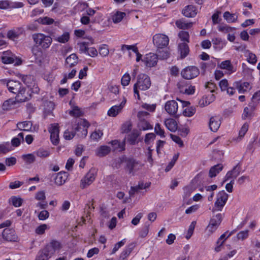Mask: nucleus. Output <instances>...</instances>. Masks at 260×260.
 <instances>
[{
    "mask_svg": "<svg viewBox=\"0 0 260 260\" xmlns=\"http://www.w3.org/2000/svg\"><path fill=\"white\" fill-rule=\"evenodd\" d=\"M151 85L150 77L145 74H140L137 77L136 83L134 85V92L136 96L140 99L139 90L145 91L149 89Z\"/></svg>",
    "mask_w": 260,
    "mask_h": 260,
    "instance_id": "f257e3e1",
    "label": "nucleus"
},
{
    "mask_svg": "<svg viewBox=\"0 0 260 260\" xmlns=\"http://www.w3.org/2000/svg\"><path fill=\"white\" fill-rule=\"evenodd\" d=\"M32 38L35 45L43 49L48 48L52 42V39L51 37L42 33L34 34L32 36Z\"/></svg>",
    "mask_w": 260,
    "mask_h": 260,
    "instance_id": "f03ea898",
    "label": "nucleus"
},
{
    "mask_svg": "<svg viewBox=\"0 0 260 260\" xmlns=\"http://www.w3.org/2000/svg\"><path fill=\"white\" fill-rule=\"evenodd\" d=\"M222 220V215L221 213L217 214L212 216L206 228V231L209 235L212 234L216 231L220 225Z\"/></svg>",
    "mask_w": 260,
    "mask_h": 260,
    "instance_id": "7ed1b4c3",
    "label": "nucleus"
},
{
    "mask_svg": "<svg viewBox=\"0 0 260 260\" xmlns=\"http://www.w3.org/2000/svg\"><path fill=\"white\" fill-rule=\"evenodd\" d=\"M228 194L224 190L219 192L217 196L216 201L214 204V208L212 209V212L221 211L228 200Z\"/></svg>",
    "mask_w": 260,
    "mask_h": 260,
    "instance_id": "20e7f679",
    "label": "nucleus"
},
{
    "mask_svg": "<svg viewBox=\"0 0 260 260\" xmlns=\"http://www.w3.org/2000/svg\"><path fill=\"white\" fill-rule=\"evenodd\" d=\"M168 37L162 34H157L153 37V43L158 49H162L169 44Z\"/></svg>",
    "mask_w": 260,
    "mask_h": 260,
    "instance_id": "39448f33",
    "label": "nucleus"
},
{
    "mask_svg": "<svg viewBox=\"0 0 260 260\" xmlns=\"http://www.w3.org/2000/svg\"><path fill=\"white\" fill-rule=\"evenodd\" d=\"M181 74L183 78L189 80L197 77L199 74V70L195 66H189L184 69Z\"/></svg>",
    "mask_w": 260,
    "mask_h": 260,
    "instance_id": "423d86ee",
    "label": "nucleus"
},
{
    "mask_svg": "<svg viewBox=\"0 0 260 260\" xmlns=\"http://www.w3.org/2000/svg\"><path fill=\"white\" fill-rule=\"evenodd\" d=\"M96 173L94 169H90L85 176L81 179L80 187L85 188L90 185L95 180Z\"/></svg>",
    "mask_w": 260,
    "mask_h": 260,
    "instance_id": "0eeeda50",
    "label": "nucleus"
},
{
    "mask_svg": "<svg viewBox=\"0 0 260 260\" xmlns=\"http://www.w3.org/2000/svg\"><path fill=\"white\" fill-rule=\"evenodd\" d=\"M52 144L56 145L59 143V126L57 123L51 124L48 129Z\"/></svg>",
    "mask_w": 260,
    "mask_h": 260,
    "instance_id": "6e6552de",
    "label": "nucleus"
},
{
    "mask_svg": "<svg viewBox=\"0 0 260 260\" xmlns=\"http://www.w3.org/2000/svg\"><path fill=\"white\" fill-rule=\"evenodd\" d=\"M2 236L4 239L10 242H15L18 239V237L13 229H5L2 233Z\"/></svg>",
    "mask_w": 260,
    "mask_h": 260,
    "instance_id": "1a4fd4ad",
    "label": "nucleus"
},
{
    "mask_svg": "<svg viewBox=\"0 0 260 260\" xmlns=\"http://www.w3.org/2000/svg\"><path fill=\"white\" fill-rule=\"evenodd\" d=\"M126 99L123 98L122 101L119 105L113 106L108 110V115L111 117H115L117 116L121 112L126 103Z\"/></svg>",
    "mask_w": 260,
    "mask_h": 260,
    "instance_id": "9d476101",
    "label": "nucleus"
},
{
    "mask_svg": "<svg viewBox=\"0 0 260 260\" xmlns=\"http://www.w3.org/2000/svg\"><path fill=\"white\" fill-rule=\"evenodd\" d=\"M165 109L169 114L175 115L178 111V103L175 100L169 101L166 103Z\"/></svg>",
    "mask_w": 260,
    "mask_h": 260,
    "instance_id": "9b49d317",
    "label": "nucleus"
},
{
    "mask_svg": "<svg viewBox=\"0 0 260 260\" xmlns=\"http://www.w3.org/2000/svg\"><path fill=\"white\" fill-rule=\"evenodd\" d=\"M23 87L21 82L16 80H9L7 82L8 90L13 93H16Z\"/></svg>",
    "mask_w": 260,
    "mask_h": 260,
    "instance_id": "f8f14e48",
    "label": "nucleus"
},
{
    "mask_svg": "<svg viewBox=\"0 0 260 260\" xmlns=\"http://www.w3.org/2000/svg\"><path fill=\"white\" fill-rule=\"evenodd\" d=\"M2 61L5 64L15 63L16 64H19L21 63L20 59H17L14 55L8 52L4 53V55L2 57Z\"/></svg>",
    "mask_w": 260,
    "mask_h": 260,
    "instance_id": "ddd939ff",
    "label": "nucleus"
},
{
    "mask_svg": "<svg viewBox=\"0 0 260 260\" xmlns=\"http://www.w3.org/2000/svg\"><path fill=\"white\" fill-rule=\"evenodd\" d=\"M240 172V166L238 165H236L233 168L232 170L228 172L224 178L222 183L227 181L230 179H233L234 180V179L236 178L239 175Z\"/></svg>",
    "mask_w": 260,
    "mask_h": 260,
    "instance_id": "4468645a",
    "label": "nucleus"
},
{
    "mask_svg": "<svg viewBox=\"0 0 260 260\" xmlns=\"http://www.w3.org/2000/svg\"><path fill=\"white\" fill-rule=\"evenodd\" d=\"M197 13V9L193 5L186 6L182 10V15L187 18L194 17Z\"/></svg>",
    "mask_w": 260,
    "mask_h": 260,
    "instance_id": "2eb2a0df",
    "label": "nucleus"
},
{
    "mask_svg": "<svg viewBox=\"0 0 260 260\" xmlns=\"http://www.w3.org/2000/svg\"><path fill=\"white\" fill-rule=\"evenodd\" d=\"M157 61L158 56L154 53L147 54L144 59L145 65L148 67L155 66L157 64Z\"/></svg>",
    "mask_w": 260,
    "mask_h": 260,
    "instance_id": "dca6fc26",
    "label": "nucleus"
},
{
    "mask_svg": "<svg viewBox=\"0 0 260 260\" xmlns=\"http://www.w3.org/2000/svg\"><path fill=\"white\" fill-rule=\"evenodd\" d=\"M234 86L236 88L239 93H244L249 91L251 86L248 82H236L234 84Z\"/></svg>",
    "mask_w": 260,
    "mask_h": 260,
    "instance_id": "f3484780",
    "label": "nucleus"
},
{
    "mask_svg": "<svg viewBox=\"0 0 260 260\" xmlns=\"http://www.w3.org/2000/svg\"><path fill=\"white\" fill-rule=\"evenodd\" d=\"M192 22H187L184 18L178 19L175 22V24L177 28L180 29H188L192 27L193 24Z\"/></svg>",
    "mask_w": 260,
    "mask_h": 260,
    "instance_id": "a211bd4d",
    "label": "nucleus"
},
{
    "mask_svg": "<svg viewBox=\"0 0 260 260\" xmlns=\"http://www.w3.org/2000/svg\"><path fill=\"white\" fill-rule=\"evenodd\" d=\"M255 105L254 103H250L247 107H246L242 114V118L246 119L250 118L253 116V112L255 109Z\"/></svg>",
    "mask_w": 260,
    "mask_h": 260,
    "instance_id": "6ab92c4d",
    "label": "nucleus"
},
{
    "mask_svg": "<svg viewBox=\"0 0 260 260\" xmlns=\"http://www.w3.org/2000/svg\"><path fill=\"white\" fill-rule=\"evenodd\" d=\"M221 122L217 117H212L209 121V127L211 131L215 132L220 127Z\"/></svg>",
    "mask_w": 260,
    "mask_h": 260,
    "instance_id": "aec40b11",
    "label": "nucleus"
},
{
    "mask_svg": "<svg viewBox=\"0 0 260 260\" xmlns=\"http://www.w3.org/2000/svg\"><path fill=\"white\" fill-rule=\"evenodd\" d=\"M67 175L65 172H59L54 178L55 183L58 186L63 184L67 179Z\"/></svg>",
    "mask_w": 260,
    "mask_h": 260,
    "instance_id": "412c9836",
    "label": "nucleus"
},
{
    "mask_svg": "<svg viewBox=\"0 0 260 260\" xmlns=\"http://www.w3.org/2000/svg\"><path fill=\"white\" fill-rule=\"evenodd\" d=\"M52 256V255L45 247L43 249L39 251L36 260H48Z\"/></svg>",
    "mask_w": 260,
    "mask_h": 260,
    "instance_id": "4be33fe9",
    "label": "nucleus"
},
{
    "mask_svg": "<svg viewBox=\"0 0 260 260\" xmlns=\"http://www.w3.org/2000/svg\"><path fill=\"white\" fill-rule=\"evenodd\" d=\"M54 107L55 105L54 103L51 101H45L44 102V113L45 116H47L52 114V111L54 109Z\"/></svg>",
    "mask_w": 260,
    "mask_h": 260,
    "instance_id": "5701e85b",
    "label": "nucleus"
},
{
    "mask_svg": "<svg viewBox=\"0 0 260 260\" xmlns=\"http://www.w3.org/2000/svg\"><path fill=\"white\" fill-rule=\"evenodd\" d=\"M45 247L50 252V253L53 255L56 250H59L61 248V245L59 242L53 241L50 244L46 245Z\"/></svg>",
    "mask_w": 260,
    "mask_h": 260,
    "instance_id": "b1692460",
    "label": "nucleus"
},
{
    "mask_svg": "<svg viewBox=\"0 0 260 260\" xmlns=\"http://www.w3.org/2000/svg\"><path fill=\"white\" fill-rule=\"evenodd\" d=\"M111 148L105 145L101 146L95 151V154L99 157H104L109 153Z\"/></svg>",
    "mask_w": 260,
    "mask_h": 260,
    "instance_id": "393cba45",
    "label": "nucleus"
},
{
    "mask_svg": "<svg viewBox=\"0 0 260 260\" xmlns=\"http://www.w3.org/2000/svg\"><path fill=\"white\" fill-rule=\"evenodd\" d=\"M179 51L180 52L181 58H185L189 53V49L187 43L183 42L178 45Z\"/></svg>",
    "mask_w": 260,
    "mask_h": 260,
    "instance_id": "a878e982",
    "label": "nucleus"
},
{
    "mask_svg": "<svg viewBox=\"0 0 260 260\" xmlns=\"http://www.w3.org/2000/svg\"><path fill=\"white\" fill-rule=\"evenodd\" d=\"M165 124L167 128L171 132H175L177 129V122L173 118L166 119Z\"/></svg>",
    "mask_w": 260,
    "mask_h": 260,
    "instance_id": "bb28decb",
    "label": "nucleus"
},
{
    "mask_svg": "<svg viewBox=\"0 0 260 260\" xmlns=\"http://www.w3.org/2000/svg\"><path fill=\"white\" fill-rule=\"evenodd\" d=\"M214 99L215 96L213 94H210L208 96H203V98L200 100L199 104L200 107H203L209 105L214 101Z\"/></svg>",
    "mask_w": 260,
    "mask_h": 260,
    "instance_id": "cd10ccee",
    "label": "nucleus"
},
{
    "mask_svg": "<svg viewBox=\"0 0 260 260\" xmlns=\"http://www.w3.org/2000/svg\"><path fill=\"white\" fill-rule=\"evenodd\" d=\"M223 169L221 164L215 165L211 168L209 172V176L211 178L215 177Z\"/></svg>",
    "mask_w": 260,
    "mask_h": 260,
    "instance_id": "c85d7f7f",
    "label": "nucleus"
},
{
    "mask_svg": "<svg viewBox=\"0 0 260 260\" xmlns=\"http://www.w3.org/2000/svg\"><path fill=\"white\" fill-rule=\"evenodd\" d=\"M32 123L30 121H25L18 122L17 124V127L21 131H29L31 129Z\"/></svg>",
    "mask_w": 260,
    "mask_h": 260,
    "instance_id": "c756f323",
    "label": "nucleus"
},
{
    "mask_svg": "<svg viewBox=\"0 0 260 260\" xmlns=\"http://www.w3.org/2000/svg\"><path fill=\"white\" fill-rule=\"evenodd\" d=\"M78 56L75 53L71 54L66 59V63L69 65V67L71 68L78 63Z\"/></svg>",
    "mask_w": 260,
    "mask_h": 260,
    "instance_id": "7c9ffc66",
    "label": "nucleus"
},
{
    "mask_svg": "<svg viewBox=\"0 0 260 260\" xmlns=\"http://www.w3.org/2000/svg\"><path fill=\"white\" fill-rule=\"evenodd\" d=\"M134 247L135 245L134 244H131L128 245L121 253L119 258L122 260L125 259L132 252Z\"/></svg>",
    "mask_w": 260,
    "mask_h": 260,
    "instance_id": "2f4dec72",
    "label": "nucleus"
},
{
    "mask_svg": "<svg viewBox=\"0 0 260 260\" xmlns=\"http://www.w3.org/2000/svg\"><path fill=\"white\" fill-rule=\"evenodd\" d=\"M16 94H17L16 100L18 102H24L28 99L27 96L25 94V88L24 87Z\"/></svg>",
    "mask_w": 260,
    "mask_h": 260,
    "instance_id": "473e14b6",
    "label": "nucleus"
},
{
    "mask_svg": "<svg viewBox=\"0 0 260 260\" xmlns=\"http://www.w3.org/2000/svg\"><path fill=\"white\" fill-rule=\"evenodd\" d=\"M70 39V34L68 32H64L61 36L58 37H54V40L60 43H67Z\"/></svg>",
    "mask_w": 260,
    "mask_h": 260,
    "instance_id": "72a5a7b5",
    "label": "nucleus"
},
{
    "mask_svg": "<svg viewBox=\"0 0 260 260\" xmlns=\"http://www.w3.org/2000/svg\"><path fill=\"white\" fill-rule=\"evenodd\" d=\"M223 17L229 23L236 21L238 18V16L235 14H231L228 11L224 13Z\"/></svg>",
    "mask_w": 260,
    "mask_h": 260,
    "instance_id": "f704fd0d",
    "label": "nucleus"
},
{
    "mask_svg": "<svg viewBox=\"0 0 260 260\" xmlns=\"http://www.w3.org/2000/svg\"><path fill=\"white\" fill-rule=\"evenodd\" d=\"M126 167L129 170V173H131L133 172L135 168L138 165V162L133 158H128L126 160Z\"/></svg>",
    "mask_w": 260,
    "mask_h": 260,
    "instance_id": "c9c22d12",
    "label": "nucleus"
},
{
    "mask_svg": "<svg viewBox=\"0 0 260 260\" xmlns=\"http://www.w3.org/2000/svg\"><path fill=\"white\" fill-rule=\"evenodd\" d=\"M99 52L100 54L103 57H106L109 54V47L106 44H102L99 47Z\"/></svg>",
    "mask_w": 260,
    "mask_h": 260,
    "instance_id": "e433bc0d",
    "label": "nucleus"
},
{
    "mask_svg": "<svg viewBox=\"0 0 260 260\" xmlns=\"http://www.w3.org/2000/svg\"><path fill=\"white\" fill-rule=\"evenodd\" d=\"M138 126L140 130L143 131L152 128L151 125L146 120H140V122L138 123Z\"/></svg>",
    "mask_w": 260,
    "mask_h": 260,
    "instance_id": "4c0bfd02",
    "label": "nucleus"
},
{
    "mask_svg": "<svg viewBox=\"0 0 260 260\" xmlns=\"http://www.w3.org/2000/svg\"><path fill=\"white\" fill-rule=\"evenodd\" d=\"M9 142H6L0 144V153L5 154L12 150Z\"/></svg>",
    "mask_w": 260,
    "mask_h": 260,
    "instance_id": "58836bf2",
    "label": "nucleus"
},
{
    "mask_svg": "<svg viewBox=\"0 0 260 260\" xmlns=\"http://www.w3.org/2000/svg\"><path fill=\"white\" fill-rule=\"evenodd\" d=\"M36 155L41 158H46L48 157L50 154V152L49 149H45L44 148H40L36 152Z\"/></svg>",
    "mask_w": 260,
    "mask_h": 260,
    "instance_id": "ea45409f",
    "label": "nucleus"
},
{
    "mask_svg": "<svg viewBox=\"0 0 260 260\" xmlns=\"http://www.w3.org/2000/svg\"><path fill=\"white\" fill-rule=\"evenodd\" d=\"M37 21L43 25H50L53 23L54 20L53 19L48 17H43L38 19Z\"/></svg>",
    "mask_w": 260,
    "mask_h": 260,
    "instance_id": "a19ab883",
    "label": "nucleus"
},
{
    "mask_svg": "<svg viewBox=\"0 0 260 260\" xmlns=\"http://www.w3.org/2000/svg\"><path fill=\"white\" fill-rule=\"evenodd\" d=\"M220 68L222 69H225L228 71L233 72V67L232 65L231 61L229 60H224L222 61L220 64Z\"/></svg>",
    "mask_w": 260,
    "mask_h": 260,
    "instance_id": "79ce46f5",
    "label": "nucleus"
},
{
    "mask_svg": "<svg viewBox=\"0 0 260 260\" xmlns=\"http://www.w3.org/2000/svg\"><path fill=\"white\" fill-rule=\"evenodd\" d=\"M103 135V133L100 129L95 130L90 135V139L94 141H98Z\"/></svg>",
    "mask_w": 260,
    "mask_h": 260,
    "instance_id": "37998d69",
    "label": "nucleus"
},
{
    "mask_svg": "<svg viewBox=\"0 0 260 260\" xmlns=\"http://www.w3.org/2000/svg\"><path fill=\"white\" fill-rule=\"evenodd\" d=\"M22 158L26 164H32L36 160V157L32 153L23 154L22 155Z\"/></svg>",
    "mask_w": 260,
    "mask_h": 260,
    "instance_id": "c03bdc74",
    "label": "nucleus"
},
{
    "mask_svg": "<svg viewBox=\"0 0 260 260\" xmlns=\"http://www.w3.org/2000/svg\"><path fill=\"white\" fill-rule=\"evenodd\" d=\"M15 104V102L13 99H8L5 101L3 104L2 109L4 110H9Z\"/></svg>",
    "mask_w": 260,
    "mask_h": 260,
    "instance_id": "a18cd8bd",
    "label": "nucleus"
},
{
    "mask_svg": "<svg viewBox=\"0 0 260 260\" xmlns=\"http://www.w3.org/2000/svg\"><path fill=\"white\" fill-rule=\"evenodd\" d=\"M125 15V14L124 13L117 12L112 16V21L114 23H118L122 20Z\"/></svg>",
    "mask_w": 260,
    "mask_h": 260,
    "instance_id": "49530a36",
    "label": "nucleus"
},
{
    "mask_svg": "<svg viewBox=\"0 0 260 260\" xmlns=\"http://www.w3.org/2000/svg\"><path fill=\"white\" fill-rule=\"evenodd\" d=\"M178 37L182 41L186 43L189 42V35L187 31L183 30L179 31Z\"/></svg>",
    "mask_w": 260,
    "mask_h": 260,
    "instance_id": "de8ad7c7",
    "label": "nucleus"
},
{
    "mask_svg": "<svg viewBox=\"0 0 260 260\" xmlns=\"http://www.w3.org/2000/svg\"><path fill=\"white\" fill-rule=\"evenodd\" d=\"M187 82L185 81H181L178 82L177 84L178 88L179 90V91L181 93H185V92L187 91Z\"/></svg>",
    "mask_w": 260,
    "mask_h": 260,
    "instance_id": "09e8293b",
    "label": "nucleus"
},
{
    "mask_svg": "<svg viewBox=\"0 0 260 260\" xmlns=\"http://www.w3.org/2000/svg\"><path fill=\"white\" fill-rule=\"evenodd\" d=\"M131 81V76L128 73H125L121 78V84L125 86L129 84Z\"/></svg>",
    "mask_w": 260,
    "mask_h": 260,
    "instance_id": "8fccbe9b",
    "label": "nucleus"
},
{
    "mask_svg": "<svg viewBox=\"0 0 260 260\" xmlns=\"http://www.w3.org/2000/svg\"><path fill=\"white\" fill-rule=\"evenodd\" d=\"M218 29L219 31L223 33H228L232 31L234 28L230 27L226 25H220L218 26Z\"/></svg>",
    "mask_w": 260,
    "mask_h": 260,
    "instance_id": "3c124183",
    "label": "nucleus"
},
{
    "mask_svg": "<svg viewBox=\"0 0 260 260\" xmlns=\"http://www.w3.org/2000/svg\"><path fill=\"white\" fill-rule=\"evenodd\" d=\"M196 110L192 107L187 108L184 110L183 114L186 117H191L194 115Z\"/></svg>",
    "mask_w": 260,
    "mask_h": 260,
    "instance_id": "603ef678",
    "label": "nucleus"
},
{
    "mask_svg": "<svg viewBox=\"0 0 260 260\" xmlns=\"http://www.w3.org/2000/svg\"><path fill=\"white\" fill-rule=\"evenodd\" d=\"M11 201L12 205L16 207H20L22 203V199L20 198H17L16 197H12L11 198Z\"/></svg>",
    "mask_w": 260,
    "mask_h": 260,
    "instance_id": "864d4df0",
    "label": "nucleus"
},
{
    "mask_svg": "<svg viewBox=\"0 0 260 260\" xmlns=\"http://www.w3.org/2000/svg\"><path fill=\"white\" fill-rule=\"evenodd\" d=\"M138 136L139 135L137 133H133L128 135L127 141L130 144H135Z\"/></svg>",
    "mask_w": 260,
    "mask_h": 260,
    "instance_id": "5fc2aeb1",
    "label": "nucleus"
},
{
    "mask_svg": "<svg viewBox=\"0 0 260 260\" xmlns=\"http://www.w3.org/2000/svg\"><path fill=\"white\" fill-rule=\"evenodd\" d=\"M196 221H192L190 223V224L189 226L188 231H187V234L186 236V238L187 239H189L192 236L193 231H194V228H195V226H196Z\"/></svg>",
    "mask_w": 260,
    "mask_h": 260,
    "instance_id": "6e6d98bb",
    "label": "nucleus"
},
{
    "mask_svg": "<svg viewBox=\"0 0 260 260\" xmlns=\"http://www.w3.org/2000/svg\"><path fill=\"white\" fill-rule=\"evenodd\" d=\"M155 133L157 135L160 136L161 138L165 137V132L164 130L161 129L160 127V125L159 123L156 124L154 127Z\"/></svg>",
    "mask_w": 260,
    "mask_h": 260,
    "instance_id": "4d7b16f0",
    "label": "nucleus"
},
{
    "mask_svg": "<svg viewBox=\"0 0 260 260\" xmlns=\"http://www.w3.org/2000/svg\"><path fill=\"white\" fill-rule=\"evenodd\" d=\"M249 125L247 123H245L242 126L239 133V137L241 140L245 135L248 131Z\"/></svg>",
    "mask_w": 260,
    "mask_h": 260,
    "instance_id": "13d9d810",
    "label": "nucleus"
},
{
    "mask_svg": "<svg viewBox=\"0 0 260 260\" xmlns=\"http://www.w3.org/2000/svg\"><path fill=\"white\" fill-rule=\"evenodd\" d=\"M47 229L48 225L47 224H42L36 229L35 232L38 235H42Z\"/></svg>",
    "mask_w": 260,
    "mask_h": 260,
    "instance_id": "bf43d9fd",
    "label": "nucleus"
},
{
    "mask_svg": "<svg viewBox=\"0 0 260 260\" xmlns=\"http://www.w3.org/2000/svg\"><path fill=\"white\" fill-rule=\"evenodd\" d=\"M69 113L71 115L76 117L80 116L82 114L80 110L77 106L73 107L72 110L70 111Z\"/></svg>",
    "mask_w": 260,
    "mask_h": 260,
    "instance_id": "052dcab7",
    "label": "nucleus"
},
{
    "mask_svg": "<svg viewBox=\"0 0 260 260\" xmlns=\"http://www.w3.org/2000/svg\"><path fill=\"white\" fill-rule=\"evenodd\" d=\"M125 242V239H123L120 242L117 243L115 244L114 247H113L111 254L115 253L121 247L123 246Z\"/></svg>",
    "mask_w": 260,
    "mask_h": 260,
    "instance_id": "680f3d73",
    "label": "nucleus"
},
{
    "mask_svg": "<svg viewBox=\"0 0 260 260\" xmlns=\"http://www.w3.org/2000/svg\"><path fill=\"white\" fill-rule=\"evenodd\" d=\"M248 230H245L240 232L238 233L237 237L239 240H244L247 238L248 236Z\"/></svg>",
    "mask_w": 260,
    "mask_h": 260,
    "instance_id": "e2e57ef3",
    "label": "nucleus"
},
{
    "mask_svg": "<svg viewBox=\"0 0 260 260\" xmlns=\"http://www.w3.org/2000/svg\"><path fill=\"white\" fill-rule=\"evenodd\" d=\"M149 224H145V226L143 228H142L141 231L140 232V237H141V238H144L147 236L149 232Z\"/></svg>",
    "mask_w": 260,
    "mask_h": 260,
    "instance_id": "0e129e2a",
    "label": "nucleus"
},
{
    "mask_svg": "<svg viewBox=\"0 0 260 260\" xmlns=\"http://www.w3.org/2000/svg\"><path fill=\"white\" fill-rule=\"evenodd\" d=\"M22 79L25 84H26L28 87H31V82L32 81V78L31 76H24L22 77Z\"/></svg>",
    "mask_w": 260,
    "mask_h": 260,
    "instance_id": "69168bd1",
    "label": "nucleus"
},
{
    "mask_svg": "<svg viewBox=\"0 0 260 260\" xmlns=\"http://www.w3.org/2000/svg\"><path fill=\"white\" fill-rule=\"evenodd\" d=\"M79 47V51L80 53H87L88 52V47L87 46V45L86 43L85 42H82L78 44Z\"/></svg>",
    "mask_w": 260,
    "mask_h": 260,
    "instance_id": "338daca9",
    "label": "nucleus"
},
{
    "mask_svg": "<svg viewBox=\"0 0 260 260\" xmlns=\"http://www.w3.org/2000/svg\"><path fill=\"white\" fill-rule=\"evenodd\" d=\"M88 8V5L86 3H79L76 6V9L81 12L86 11Z\"/></svg>",
    "mask_w": 260,
    "mask_h": 260,
    "instance_id": "774afa93",
    "label": "nucleus"
}]
</instances>
